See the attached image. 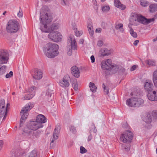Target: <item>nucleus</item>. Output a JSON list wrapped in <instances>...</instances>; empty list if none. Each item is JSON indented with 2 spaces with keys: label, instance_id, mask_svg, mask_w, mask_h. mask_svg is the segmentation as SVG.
I'll return each instance as SVG.
<instances>
[{
  "label": "nucleus",
  "instance_id": "9",
  "mask_svg": "<svg viewBox=\"0 0 157 157\" xmlns=\"http://www.w3.org/2000/svg\"><path fill=\"white\" fill-rule=\"evenodd\" d=\"M9 54L4 50H0V63H7L9 59Z\"/></svg>",
  "mask_w": 157,
  "mask_h": 157
},
{
  "label": "nucleus",
  "instance_id": "28",
  "mask_svg": "<svg viewBox=\"0 0 157 157\" xmlns=\"http://www.w3.org/2000/svg\"><path fill=\"white\" fill-rule=\"evenodd\" d=\"M149 7L150 12H154L157 11V4H152Z\"/></svg>",
  "mask_w": 157,
  "mask_h": 157
},
{
  "label": "nucleus",
  "instance_id": "61",
  "mask_svg": "<svg viewBox=\"0 0 157 157\" xmlns=\"http://www.w3.org/2000/svg\"><path fill=\"white\" fill-rule=\"evenodd\" d=\"M139 42V41L138 40H136L134 41L133 44L134 45L136 46L137 44Z\"/></svg>",
  "mask_w": 157,
  "mask_h": 157
},
{
  "label": "nucleus",
  "instance_id": "19",
  "mask_svg": "<svg viewBox=\"0 0 157 157\" xmlns=\"http://www.w3.org/2000/svg\"><path fill=\"white\" fill-rule=\"evenodd\" d=\"M147 95L148 99L151 101H157V94L155 91H153L152 92H148Z\"/></svg>",
  "mask_w": 157,
  "mask_h": 157
},
{
  "label": "nucleus",
  "instance_id": "50",
  "mask_svg": "<svg viewBox=\"0 0 157 157\" xmlns=\"http://www.w3.org/2000/svg\"><path fill=\"white\" fill-rule=\"evenodd\" d=\"M103 44V41L101 40H100L98 42L97 45L99 47H101L102 46Z\"/></svg>",
  "mask_w": 157,
  "mask_h": 157
},
{
  "label": "nucleus",
  "instance_id": "47",
  "mask_svg": "<svg viewBox=\"0 0 157 157\" xmlns=\"http://www.w3.org/2000/svg\"><path fill=\"white\" fill-rule=\"evenodd\" d=\"M122 149H124L127 151H128L129 150V148L127 146L122 144Z\"/></svg>",
  "mask_w": 157,
  "mask_h": 157
},
{
  "label": "nucleus",
  "instance_id": "37",
  "mask_svg": "<svg viewBox=\"0 0 157 157\" xmlns=\"http://www.w3.org/2000/svg\"><path fill=\"white\" fill-rule=\"evenodd\" d=\"M72 86L74 89L76 91H77L78 90V86L77 81H73L72 83Z\"/></svg>",
  "mask_w": 157,
  "mask_h": 157
},
{
  "label": "nucleus",
  "instance_id": "53",
  "mask_svg": "<svg viewBox=\"0 0 157 157\" xmlns=\"http://www.w3.org/2000/svg\"><path fill=\"white\" fill-rule=\"evenodd\" d=\"M3 142L2 140H0V151L2 148L3 146Z\"/></svg>",
  "mask_w": 157,
  "mask_h": 157
},
{
  "label": "nucleus",
  "instance_id": "26",
  "mask_svg": "<svg viewBox=\"0 0 157 157\" xmlns=\"http://www.w3.org/2000/svg\"><path fill=\"white\" fill-rule=\"evenodd\" d=\"M34 96V93L33 92L32 94H30V93H29L27 92V94L22 98V99L23 100H30L33 98Z\"/></svg>",
  "mask_w": 157,
  "mask_h": 157
},
{
  "label": "nucleus",
  "instance_id": "33",
  "mask_svg": "<svg viewBox=\"0 0 157 157\" xmlns=\"http://www.w3.org/2000/svg\"><path fill=\"white\" fill-rule=\"evenodd\" d=\"M123 25L122 24L120 23L116 25L115 26V28L116 29H120V31L122 33L124 31V29L123 28Z\"/></svg>",
  "mask_w": 157,
  "mask_h": 157
},
{
  "label": "nucleus",
  "instance_id": "1",
  "mask_svg": "<svg viewBox=\"0 0 157 157\" xmlns=\"http://www.w3.org/2000/svg\"><path fill=\"white\" fill-rule=\"evenodd\" d=\"M40 23L42 25L40 26V29L43 32L50 33L58 29L59 26L57 24H53L49 27L45 24H48L52 20V17L49 13V10L47 6H43L40 11Z\"/></svg>",
  "mask_w": 157,
  "mask_h": 157
},
{
  "label": "nucleus",
  "instance_id": "27",
  "mask_svg": "<svg viewBox=\"0 0 157 157\" xmlns=\"http://www.w3.org/2000/svg\"><path fill=\"white\" fill-rule=\"evenodd\" d=\"M152 79L154 86L157 88V70L153 73Z\"/></svg>",
  "mask_w": 157,
  "mask_h": 157
},
{
  "label": "nucleus",
  "instance_id": "58",
  "mask_svg": "<svg viewBox=\"0 0 157 157\" xmlns=\"http://www.w3.org/2000/svg\"><path fill=\"white\" fill-rule=\"evenodd\" d=\"M92 135L90 134L88 136V141H90L92 139Z\"/></svg>",
  "mask_w": 157,
  "mask_h": 157
},
{
  "label": "nucleus",
  "instance_id": "51",
  "mask_svg": "<svg viewBox=\"0 0 157 157\" xmlns=\"http://www.w3.org/2000/svg\"><path fill=\"white\" fill-rule=\"evenodd\" d=\"M122 127L125 128H127L128 127V124L127 122H124L122 125Z\"/></svg>",
  "mask_w": 157,
  "mask_h": 157
},
{
  "label": "nucleus",
  "instance_id": "60",
  "mask_svg": "<svg viewBox=\"0 0 157 157\" xmlns=\"http://www.w3.org/2000/svg\"><path fill=\"white\" fill-rule=\"evenodd\" d=\"M84 40L83 39H81L79 42V43L81 44H82L84 43Z\"/></svg>",
  "mask_w": 157,
  "mask_h": 157
},
{
  "label": "nucleus",
  "instance_id": "63",
  "mask_svg": "<svg viewBox=\"0 0 157 157\" xmlns=\"http://www.w3.org/2000/svg\"><path fill=\"white\" fill-rule=\"evenodd\" d=\"M10 106V104L9 103H7L6 105V111L7 112V110L8 107Z\"/></svg>",
  "mask_w": 157,
  "mask_h": 157
},
{
  "label": "nucleus",
  "instance_id": "13",
  "mask_svg": "<svg viewBox=\"0 0 157 157\" xmlns=\"http://www.w3.org/2000/svg\"><path fill=\"white\" fill-rule=\"evenodd\" d=\"M144 87L145 91L147 93L151 92L154 88L152 81L150 80H146L144 84Z\"/></svg>",
  "mask_w": 157,
  "mask_h": 157
},
{
  "label": "nucleus",
  "instance_id": "55",
  "mask_svg": "<svg viewBox=\"0 0 157 157\" xmlns=\"http://www.w3.org/2000/svg\"><path fill=\"white\" fill-rule=\"evenodd\" d=\"M101 29L98 28L96 29L95 32L97 33H100L101 31Z\"/></svg>",
  "mask_w": 157,
  "mask_h": 157
},
{
  "label": "nucleus",
  "instance_id": "22",
  "mask_svg": "<svg viewBox=\"0 0 157 157\" xmlns=\"http://www.w3.org/2000/svg\"><path fill=\"white\" fill-rule=\"evenodd\" d=\"M114 3L116 7L121 10H124L126 8L125 6L122 4L119 0H115Z\"/></svg>",
  "mask_w": 157,
  "mask_h": 157
},
{
  "label": "nucleus",
  "instance_id": "15",
  "mask_svg": "<svg viewBox=\"0 0 157 157\" xmlns=\"http://www.w3.org/2000/svg\"><path fill=\"white\" fill-rule=\"evenodd\" d=\"M43 125H41L35 121H31L30 122L29 127L31 130H36L40 128H42Z\"/></svg>",
  "mask_w": 157,
  "mask_h": 157
},
{
  "label": "nucleus",
  "instance_id": "34",
  "mask_svg": "<svg viewBox=\"0 0 157 157\" xmlns=\"http://www.w3.org/2000/svg\"><path fill=\"white\" fill-rule=\"evenodd\" d=\"M130 33L131 35L133 37L136 38L137 36V34L136 33L134 32L133 29L131 28H130Z\"/></svg>",
  "mask_w": 157,
  "mask_h": 157
},
{
  "label": "nucleus",
  "instance_id": "64",
  "mask_svg": "<svg viewBox=\"0 0 157 157\" xmlns=\"http://www.w3.org/2000/svg\"><path fill=\"white\" fill-rule=\"evenodd\" d=\"M102 87H103V88L104 89V90H105V89L106 88V87L105 85V84L104 83H103L102 84Z\"/></svg>",
  "mask_w": 157,
  "mask_h": 157
},
{
  "label": "nucleus",
  "instance_id": "48",
  "mask_svg": "<svg viewBox=\"0 0 157 157\" xmlns=\"http://www.w3.org/2000/svg\"><path fill=\"white\" fill-rule=\"evenodd\" d=\"M17 15L18 17H21L23 16L22 11L21 8H20V10L17 14Z\"/></svg>",
  "mask_w": 157,
  "mask_h": 157
},
{
  "label": "nucleus",
  "instance_id": "45",
  "mask_svg": "<svg viewBox=\"0 0 157 157\" xmlns=\"http://www.w3.org/2000/svg\"><path fill=\"white\" fill-rule=\"evenodd\" d=\"M13 72L12 71H10L9 73H8L6 75V78H10L13 75Z\"/></svg>",
  "mask_w": 157,
  "mask_h": 157
},
{
  "label": "nucleus",
  "instance_id": "36",
  "mask_svg": "<svg viewBox=\"0 0 157 157\" xmlns=\"http://www.w3.org/2000/svg\"><path fill=\"white\" fill-rule=\"evenodd\" d=\"M6 71V67L5 66H2L0 68V75L5 73Z\"/></svg>",
  "mask_w": 157,
  "mask_h": 157
},
{
  "label": "nucleus",
  "instance_id": "49",
  "mask_svg": "<svg viewBox=\"0 0 157 157\" xmlns=\"http://www.w3.org/2000/svg\"><path fill=\"white\" fill-rule=\"evenodd\" d=\"M70 131L73 133H75L76 132L75 127L74 126H71L70 128Z\"/></svg>",
  "mask_w": 157,
  "mask_h": 157
},
{
  "label": "nucleus",
  "instance_id": "32",
  "mask_svg": "<svg viewBox=\"0 0 157 157\" xmlns=\"http://www.w3.org/2000/svg\"><path fill=\"white\" fill-rule=\"evenodd\" d=\"M88 30L90 35L92 36L94 34L93 27L90 23H88Z\"/></svg>",
  "mask_w": 157,
  "mask_h": 157
},
{
  "label": "nucleus",
  "instance_id": "42",
  "mask_svg": "<svg viewBox=\"0 0 157 157\" xmlns=\"http://www.w3.org/2000/svg\"><path fill=\"white\" fill-rule=\"evenodd\" d=\"M110 7L109 6H104L102 8V10L103 12H107L110 10Z\"/></svg>",
  "mask_w": 157,
  "mask_h": 157
},
{
  "label": "nucleus",
  "instance_id": "3",
  "mask_svg": "<svg viewBox=\"0 0 157 157\" xmlns=\"http://www.w3.org/2000/svg\"><path fill=\"white\" fill-rule=\"evenodd\" d=\"M18 22L15 20H10L7 23L6 27L7 31L10 33H16L20 29Z\"/></svg>",
  "mask_w": 157,
  "mask_h": 157
},
{
  "label": "nucleus",
  "instance_id": "59",
  "mask_svg": "<svg viewBox=\"0 0 157 157\" xmlns=\"http://www.w3.org/2000/svg\"><path fill=\"white\" fill-rule=\"evenodd\" d=\"M104 92L106 94H108L109 93V90L106 87L105 90H104Z\"/></svg>",
  "mask_w": 157,
  "mask_h": 157
},
{
  "label": "nucleus",
  "instance_id": "24",
  "mask_svg": "<svg viewBox=\"0 0 157 157\" xmlns=\"http://www.w3.org/2000/svg\"><path fill=\"white\" fill-rule=\"evenodd\" d=\"M59 85L63 87H67L69 85V83L67 80L66 79V78H63L62 81H60L59 82Z\"/></svg>",
  "mask_w": 157,
  "mask_h": 157
},
{
  "label": "nucleus",
  "instance_id": "18",
  "mask_svg": "<svg viewBox=\"0 0 157 157\" xmlns=\"http://www.w3.org/2000/svg\"><path fill=\"white\" fill-rule=\"evenodd\" d=\"M71 71L72 75L76 78H78L80 76V72L78 67L75 66L71 68Z\"/></svg>",
  "mask_w": 157,
  "mask_h": 157
},
{
  "label": "nucleus",
  "instance_id": "54",
  "mask_svg": "<svg viewBox=\"0 0 157 157\" xmlns=\"http://www.w3.org/2000/svg\"><path fill=\"white\" fill-rule=\"evenodd\" d=\"M93 2L94 3V4L96 6V9L97 10L98 8V6H97V2L96 0H93Z\"/></svg>",
  "mask_w": 157,
  "mask_h": 157
},
{
  "label": "nucleus",
  "instance_id": "8",
  "mask_svg": "<svg viewBox=\"0 0 157 157\" xmlns=\"http://www.w3.org/2000/svg\"><path fill=\"white\" fill-rule=\"evenodd\" d=\"M70 41V45H68L67 48V53L69 56H71L72 54V50H76L77 48V43L75 39H72L71 37Z\"/></svg>",
  "mask_w": 157,
  "mask_h": 157
},
{
  "label": "nucleus",
  "instance_id": "56",
  "mask_svg": "<svg viewBox=\"0 0 157 157\" xmlns=\"http://www.w3.org/2000/svg\"><path fill=\"white\" fill-rule=\"evenodd\" d=\"M90 59L92 63H94L95 61V58L94 56L92 55L90 57Z\"/></svg>",
  "mask_w": 157,
  "mask_h": 157
},
{
  "label": "nucleus",
  "instance_id": "21",
  "mask_svg": "<svg viewBox=\"0 0 157 157\" xmlns=\"http://www.w3.org/2000/svg\"><path fill=\"white\" fill-rule=\"evenodd\" d=\"M36 121L41 125H43V123H45L47 121L45 117L42 114L38 115L36 118Z\"/></svg>",
  "mask_w": 157,
  "mask_h": 157
},
{
  "label": "nucleus",
  "instance_id": "7",
  "mask_svg": "<svg viewBox=\"0 0 157 157\" xmlns=\"http://www.w3.org/2000/svg\"><path fill=\"white\" fill-rule=\"evenodd\" d=\"M135 21H137L139 23L144 25H146L154 21H155V19L153 18L147 19L141 15L138 14L137 15V19L135 20Z\"/></svg>",
  "mask_w": 157,
  "mask_h": 157
},
{
  "label": "nucleus",
  "instance_id": "41",
  "mask_svg": "<svg viewBox=\"0 0 157 157\" xmlns=\"http://www.w3.org/2000/svg\"><path fill=\"white\" fill-rule=\"evenodd\" d=\"M36 88L34 86H33L31 87L29 89V91L28 92L29 93H30V94H32L33 93H34V96L35 95V88Z\"/></svg>",
  "mask_w": 157,
  "mask_h": 157
},
{
  "label": "nucleus",
  "instance_id": "23",
  "mask_svg": "<svg viewBox=\"0 0 157 157\" xmlns=\"http://www.w3.org/2000/svg\"><path fill=\"white\" fill-rule=\"evenodd\" d=\"M34 105L33 102H29L26 104L24 107L22 108V111L28 112V111L30 110L33 107Z\"/></svg>",
  "mask_w": 157,
  "mask_h": 157
},
{
  "label": "nucleus",
  "instance_id": "38",
  "mask_svg": "<svg viewBox=\"0 0 157 157\" xmlns=\"http://www.w3.org/2000/svg\"><path fill=\"white\" fill-rule=\"evenodd\" d=\"M140 5L143 7L147 6L148 5V2L146 1H140Z\"/></svg>",
  "mask_w": 157,
  "mask_h": 157
},
{
  "label": "nucleus",
  "instance_id": "17",
  "mask_svg": "<svg viewBox=\"0 0 157 157\" xmlns=\"http://www.w3.org/2000/svg\"><path fill=\"white\" fill-rule=\"evenodd\" d=\"M20 114L21 115V117L20 121V127H21L23 125L24 122L26 119L29 113L25 111H22V109L20 112Z\"/></svg>",
  "mask_w": 157,
  "mask_h": 157
},
{
  "label": "nucleus",
  "instance_id": "10",
  "mask_svg": "<svg viewBox=\"0 0 157 157\" xmlns=\"http://www.w3.org/2000/svg\"><path fill=\"white\" fill-rule=\"evenodd\" d=\"M5 106V100L4 99L1 100L0 102V117H2L4 116L3 120L5 119L7 114V112L6 111Z\"/></svg>",
  "mask_w": 157,
  "mask_h": 157
},
{
  "label": "nucleus",
  "instance_id": "35",
  "mask_svg": "<svg viewBox=\"0 0 157 157\" xmlns=\"http://www.w3.org/2000/svg\"><path fill=\"white\" fill-rule=\"evenodd\" d=\"M97 129L94 124H92L91 125L90 129V132L91 133L92 132H93L95 133L97 132Z\"/></svg>",
  "mask_w": 157,
  "mask_h": 157
},
{
  "label": "nucleus",
  "instance_id": "25",
  "mask_svg": "<svg viewBox=\"0 0 157 157\" xmlns=\"http://www.w3.org/2000/svg\"><path fill=\"white\" fill-rule=\"evenodd\" d=\"M53 94L52 91H51L48 89L46 91V96L48 97V101H50L53 99Z\"/></svg>",
  "mask_w": 157,
  "mask_h": 157
},
{
  "label": "nucleus",
  "instance_id": "5",
  "mask_svg": "<svg viewBox=\"0 0 157 157\" xmlns=\"http://www.w3.org/2000/svg\"><path fill=\"white\" fill-rule=\"evenodd\" d=\"M133 135L132 132L131 131H126L121 134L120 137V140L124 143H131L133 139Z\"/></svg>",
  "mask_w": 157,
  "mask_h": 157
},
{
  "label": "nucleus",
  "instance_id": "46",
  "mask_svg": "<svg viewBox=\"0 0 157 157\" xmlns=\"http://www.w3.org/2000/svg\"><path fill=\"white\" fill-rule=\"evenodd\" d=\"M153 117L155 118H157V110L153 111L152 113Z\"/></svg>",
  "mask_w": 157,
  "mask_h": 157
},
{
  "label": "nucleus",
  "instance_id": "2",
  "mask_svg": "<svg viewBox=\"0 0 157 157\" xmlns=\"http://www.w3.org/2000/svg\"><path fill=\"white\" fill-rule=\"evenodd\" d=\"M59 48V46L57 44L49 43L43 47V51L44 54L47 57L54 58L58 55Z\"/></svg>",
  "mask_w": 157,
  "mask_h": 157
},
{
  "label": "nucleus",
  "instance_id": "40",
  "mask_svg": "<svg viewBox=\"0 0 157 157\" xmlns=\"http://www.w3.org/2000/svg\"><path fill=\"white\" fill-rule=\"evenodd\" d=\"M118 71L120 74H122L125 73V69L124 67L120 66L119 68Z\"/></svg>",
  "mask_w": 157,
  "mask_h": 157
},
{
  "label": "nucleus",
  "instance_id": "52",
  "mask_svg": "<svg viewBox=\"0 0 157 157\" xmlns=\"http://www.w3.org/2000/svg\"><path fill=\"white\" fill-rule=\"evenodd\" d=\"M101 26L104 29H105L106 28V24L104 22H103L101 23Z\"/></svg>",
  "mask_w": 157,
  "mask_h": 157
},
{
  "label": "nucleus",
  "instance_id": "6",
  "mask_svg": "<svg viewBox=\"0 0 157 157\" xmlns=\"http://www.w3.org/2000/svg\"><path fill=\"white\" fill-rule=\"evenodd\" d=\"M62 36L60 33L58 32H51L48 36L49 39L55 42L60 41L61 40Z\"/></svg>",
  "mask_w": 157,
  "mask_h": 157
},
{
  "label": "nucleus",
  "instance_id": "16",
  "mask_svg": "<svg viewBox=\"0 0 157 157\" xmlns=\"http://www.w3.org/2000/svg\"><path fill=\"white\" fill-rule=\"evenodd\" d=\"M60 127L59 125L57 126L55 128L53 133V138L50 143L51 145H53V143L55 140L58 138V135L60 131Z\"/></svg>",
  "mask_w": 157,
  "mask_h": 157
},
{
  "label": "nucleus",
  "instance_id": "20",
  "mask_svg": "<svg viewBox=\"0 0 157 157\" xmlns=\"http://www.w3.org/2000/svg\"><path fill=\"white\" fill-rule=\"evenodd\" d=\"M110 51L107 48H103L101 49L99 52V56L100 57H103L106 56H108L110 54Z\"/></svg>",
  "mask_w": 157,
  "mask_h": 157
},
{
  "label": "nucleus",
  "instance_id": "4",
  "mask_svg": "<svg viewBox=\"0 0 157 157\" xmlns=\"http://www.w3.org/2000/svg\"><path fill=\"white\" fill-rule=\"evenodd\" d=\"M144 103V100L140 98H132L128 99L126 101L127 105L132 107H139L142 106Z\"/></svg>",
  "mask_w": 157,
  "mask_h": 157
},
{
  "label": "nucleus",
  "instance_id": "30",
  "mask_svg": "<svg viewBox=\"0 0 157 157\" xmlns=\"http://www.w3.org/2000/svg\"><path fill=\"white\" fill-rule=\"evenodd\" d=\"M144 121L147 123H150L151 121V117L150 114H147L146 117L143 118Z\"/></svg>",
  "mask_w": 157,
  "mask_h": 157
},
{
  "label": "nucleus",
  "instance_id": "31",
  "mask_svg": "<svg viewBox=\"0 0 157 157\" xmlns=\"http://www.w3.org/2000/svg\"><path fill=\"white\" fill-rule=\"evenodd\" d=\"M90 90L93 92H95L96 91L97 87L95 85L94 83L90 82L89 85Z\"/></svg>",
  "mask_w": 157,
  "mask_h": 157
},
{
  "label": "nucleus",
  "instance_id": "14",
  "mask_svg": "<svg viewBox=\"0 0 157 157\" xmlns=\"http://www.w3.org/2000/svg\"><path fill=\"white\" fill-rule=\"evenodd\" d=\"M33 71V77L34 79L39 80L43 76V73L40 70L35 69Z\"/></svg>",
  "mask_w": 157,
  "mask_h": 157
},
{
  "label": "nucleus",
  "instance_id": "43",
  "mask_svg": "<svg viewBox=\"0 0 157 157\" xmlns=\"http://www.w3.org/2000/svg\"><path fill=\"white\" fill-rule=\"evenodd\" d=\"M146 63L150 66H154L155 65V63L151 60H147L146 61Z\"/></svg>",
  "mask_w": 157,
  "mask_h": 157
},
{
  "label": "nucleus",
  "instance_id": "12",
  "mask_svg": "<svg viewBox=\"0 0 157 157\" xmlns=\"http://www.w3.org/2000/svg\"><path fill=\"white\" fill-rule=\"evenodd\" d=\"M101 66V68L104 70H110L112 67H114V65H112L111 60L109 59L106 61H102Z\"/></svg>",
  "mask_w": 157,
  "mask_h": 157
},
{
  "label": "nucleus",
  "instance_id": "39",
  "mask_svg": "<svg viewBox=\"0 0 157 157\" xmlns=\"http://www.w3.org/2000/svg\"><path fill=\"white\" fill-rule=\"evenodd\" d=\"M112 65H114V67H112L111 69H112L113 70H114V71H115V72H116L118 71L120 66L115 64H112Z\"/></svg>",
  "mask_w": 157,
  "mask_h": 157
},
{
  "label": "nucleus",
  "instance_id": "44",
  "mask_svg": "<svg viewBox=\"0 0 157 157\" xmlns=\"http://www.w3.org/2000/svg\"><path fill=\"white\" fill-rule=\"evenodd\" d=\"M87 151V150L84 147L81 146L80 147V152L81 154H83Z\"/></svg>",
  "mask_w": 157,
  "mask_h": 157
},
{
  "label": "nucleus",
  "instance_id": "29",
  "mask_svg": "<svg viewBox=\"0 0 157 157\" xmlns=\"http://www.w3.org/2000/svg\"><path fill=\"white\" fill-rule=\"evenodd\" d=\"M25 157H38L36 151L35 150H33L27 154Z\"/></svg>",
  "mask_w": 157,
  "mask_h": 157
},
{
  "label": "nucleus",
  "instance_id": "57",
  "mask_svg": "<svg viewBox=\"0 0 157 157\" xmlns=\"http://www.w3.org/2000/svg\"><path fill=\"white\" fill-rule=\"evenodd\" d=\"M136 67V65H133V66L131 68L130 70L131 71H133L135 70Z\"/></svg>",
  "mask_w": 157,
  "mask_h": 157
},
{
  "label": "nucleus",
  "instance_id": "11",
  "mask_svg": "<svg viewBox=\"0 0 157 157\" xmlns=\"http://www.w3.org/2000/svg\"><path fill=\"white\" fill-rule=\"evenodd\" d=\"M24 132L26 133L27 135L28 136L30 137L33 136L34 138V137L35 138H37L39 137L40 135L41 134V131L40 130H38L36 131V130L33 131L30 129L25 130H24Z\"/></svg>",
  "mask_w": 157,
  "mask_h": 157
},
{
  "label": "nucleus",
  "instance_id": "62",
  "mask_svg": "<svg viewBox=\"0 0 157 157\" xmlns=\"http://www.w3.org/2000/svg\"><path fill=\"white\" fill-rule=\"evenodd\" d=\"M75 34H76V36L78 37L80 36V35L79 34V32H75Z\"/></svg>",
  "mask_w": 157,
  "mask_h": 157
}]
</instances>
